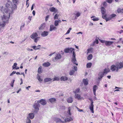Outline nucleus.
I'll return each mask as SVG.
<instances>
[{
    "mask_svg": "<svg viewBox=\"0 0 123 123\" xmlns=\"http://www.w3.org/2000/svg\"><path fill=\"white\" fill-rule=\"evenodd\" d=\"M5 6V7L2 6L1 8V11L4 13H12L14 10H16V8L13 7V5L12 2L9 0L7 1Z\"/></svg>",
    "mask_w": 123,
    "mask_h": 123,
    "instance_id": "1",
    "label": "nucleus"
},
{
    "mask_svg": "<svg viewBox=\"0 0 123 123\" xmlns=\"http://www.w3.org/2000/svg\"><path fill=\"white\" fill-rule=\"evenodd\" d=\"M74 48H67L65 49L64 50V51L66 53H72L73 51V55H72V62L74 64H75L76 65H78V64L76 60V59L75 56L76 55L75 52L74 51Z\"/></svg>",
    "mask_w": 123,
    "mask_h": 123,
    "instance_id": "2",
    "label": "nucleus"
},
{
    "mask_svg": "<svg viewBox=\"0 0 123 123\" xmlns=\"http://www.w3.org/2000/svg\"><path fill=\"white\" fill-rule=\"evenodd\" d=\"M123 68V62H120L116 64V65H113L111 67V70L112 71H114L116 70L117 72H118L119 69H121Z\"/></svg>",
    "mask_w": 123,
    "mask_h": 123,
    "instance_id": "3",
    "label": "nucleus"
},
{
    "mask_svg": "<svg viewBox=\"0 0 123 123\" xmlns=\"http://www.w3.org/2000/svg\"><path fill=\"white\" fill-rule=\"evenodd\" d=\"M6 14H7V15L6 14H4L3 15L2 17V21L3 22V23L2 24H1V26L2 27L4 26L5 25V23H7L8 22V20L9 19V18L10 17V14L11 13H6Z\"/></svg>",
    "mask_w": 123,
    "mask_h": 123,
    "instance_id": "4",
    "label": "nucleus"
},
{
    "mask_svg": "<svg viewBox=\"0 0 123 123\" xmlns=\"http://www.w3.org/2000/svg\"><path fill=\"white\" fill-rule=\"evenodd\" d=\"M40 107V105L38 101L37 103H35L33 105V107L35 109L34 113H37L39 110V107Z\"/></svg>",
    "mask_w": 123,
    "mask_h": 123,
    "instance_id": "5",
    "label": "nucleus"
},
{
    "mask_svg": "<svg viewBox=\"0 0 123 123\" xmlns=\"http://www.w3.org/2000/svg\"><path fill=\"white\" fill-rule=\"evenodd\" d=\"M19 0H12V3L13 4V7L14 8H16L17 9V5H18L19 3Z\"/></svg>",
    "mask_w": 123,
    "mask_h": 123,
    "instance_id": "6",
    "label": "nucleus"
},
{
    "mask_svg": "<svg viewBox=\"0 0 123 123\" xmlns=\"http://www.w3.org/2000/svg\"><path fill=\"white\" fill-rule=\"evenodd\" d=\"M38 102L40 103L41 104L43 105H45L47 104L46 101L45 100L43 99H42L39 101H38Z\"/></svg>",
    "mask_w": 123,
    "mask_h": 123,
    "instance_id": "7",
    "label": "nucleus"
},
{
    "mask_svg": "<svg viewBox=\"0 0 123 123\" xmlns=\"http://www.w3.org/2000/svg\"><path fill=\"white\" fill-rule=\"evenodd\" d=\"M73 68L74 69V70L73 69L72 70L70 71L69 72V74L70 75H72L73 74L75 71L77 70V67L76 66H74V67Z\"/></svg>",
    "mask_w": 123,
    "mask_h": 123,
    "instance_id": "8",
    "label": "nucleus"
},
{
    "mask_svg": "<svg viewBox=\"0 0 123 123\" xmlns=\"http://www.w3.org/2000/svg\"><path fill=\"white\" fill-rule=\"evenodd\" d=\"M91 105L90 106V109L91 111L92 112V113H94V111H93V106L94 105H93V101L92 100H91Z\"/></svg>",
    "mask_w": 123,
    "mask_h": 123,
    "instance_id": "9",
    "label": "nucleus"
},
{
    "mask_svg": "<svg viewBox=\"0 0 123 123\" xmlns=\"http://www.w3.org/2000/svg\"><path fill=\"white\" fill-rule=\"evenodd\" d=\"M38 35L37 33H34L32 34L30 36V37L32 39H34L38 37Z\"/></svg>",
    "mask_w": 123,
    "mask_h": 123,
    "instance_id": "10",
    "label": "nucleus"
},
{
    "mask_svg": "<svg viewBox=\"0 0 123 123\" xmlns=\"http://www.w3.org/2000/svg\"><path fill=\"white\" fill-rule=\"evenodd\" d=\"M55 56V58L56 60H57L59 59H60L62 57L60 54L59 53L56 54Z\"/></svg>",
    "mask_w": 123,
    "mask_h": 123,
    "instance_id": "11",
    "label": "nucleus"
},
{
    "mask_svg": "<svg viewBox=\"0 0 123 123\" xmlns=\"http://www.w3.org/2000/svg\"><path fill=\"white\" fill-rule=\"evenodd\" d=\"M49 34V32L47 31H44L42 32L41 34V35L43 37H45L47 36Z\"/></svg>",
    "mask_w": 123,
    "mask_h": 123,
    "instance_id": "12",
    "label": "nucleus"
},
{
    "mask_svg": "<svg viewBox=\"0 0 123 123\" xmlns=\"http://www.w3.org/2000/svg\"><path fill=\"white\" fill-rule=\"evenodd\" d=\"M49 101L51 103H55L56 101V98H51L49 99Z\"/></svg>",
    "mask_w": 123,
    "mask_h": 123,
    "instance_id": "13",
    "label": "nucleus"
},
{
    "mask_svg": "<svg viewBox=\"0 0 123 123\" xmlns=\"http://www.w3.org/2000/svg\"><path fill=\"white\" fill-rule=\"evenodd\" d=\"M101 11L102 15H104L105 13V10L104 7H102L100 8Z\"/></svg>",
    "mask_w": 123,
    "mask_h": 123,
    "instance_id": "14",
    "label": "nucleus"
},
{
    "mask_svg": "<svg viewBox=\"0 0 123 123\" xmlns=\"http://www.w3.org/2000/svg\"><path fill=\"white\" fill-rule=\"evenodd\" d=\"M104 74L103 72H100L98 74V79L99 80H100L103 77L104 75Z\"/></svg>",
    "mask_w": 123,
    "mask_h": 123,
    "instance_id": "15",
    "label": "nucleus"
},
{
    "mask_svg": "<svg viewBox=\"0 0 123 123\" xmlns=\"http://www.w3.org/2000/svg\"><path fill=\"white\" fill-rule=\"evenodd\" d=\"M70 19L72 20H74L76 19L77 18L76 17V15L74 13L70 17Z\"/></svg>",
    "mask_w": 123,
    "mask_h": 123,
    "instance_id": "16",
    "label": "nucleus"
},
{
    "mask_svg": "<svg viewBox=\"0 0 123 123\" xmlns=\"http://www.w3.org/2000/svg\"><path fill=\"white\" fill-rule=\"evenodd\" d=\"M113 43V42L109 41H106L105 44L106 46H110Z\"/></svg>",
    "mask_w": 123,
    "mask_h": 123,
    "instance_id": "17",
    "label": "nucleus"
},
{
    "mask_svg": "<svg viewBox=\"0 0 123 123\" xmlns=\"http://www.w3.org/2000/svg\"><path fill=\"white\" fill-rule=\"evenodd\" d=\"M50 29L49 31H51L53 30H55L57 29V28L55 26H54L53 25H51L50 26Z\"/></svg>",
    "mask_w": 123,
    "mask_h": 123,
    "instance_id": "18",
    "label": "nucleus"
},
{
    "mask_svg": "<svg viewBox=\"0 0 123 123\" xmlns=\"http://www.w3.org/2000/svg\"><path fill=\"white\" fill-rule=\"evenodd\" d=\"M106 16L107 14H106L105 15H102V17L103 19L105 20L106 22H107L109 21V17L108 18H107Z\"/></svg>",
    "mask_w": 123,
    "mask_h": 123,
    "instance_id": "19",
    "label": "nucleus"
},
{
    "mask_svg": "<svg viewBox=\"0 0 123 123\" xmlns=\"http://www.w3.org/2000/svg\"><path fill=\"white\" fill-rule=\"evenodd\" d=\"M117 16V15L114 14H112L110 15L109 17V21H110L112 18L115 17Z\"/></svg>",
    "mask_w": 123,
    "mask_h": 123,
    "instance_id": "20",
    "label": "nucleus"
},
{
    "mask_svg": "<svg viewBox=\"0 0 123 123\" xmlns=\"http://www.w3.org/2000/svg\"><path fill=\"white\" fill-rule=\"evenodd\" d=\"M88 80L87 79H84L83 81V82L85 85H87L88 84Z\"/></svg>",
    "mask_w": 123,
    "mask_h": 123,
    "instance_id": "21",
    "label": "nucleus"
},
{
    "mask_svg": "<svg viewBox=\"0 0 123 123\" xmlns=\"http://www.w3.org/2000/svg\"><path fill=\"white\" fill-rule=\"evenodd\" d=\"M50 65V63L48 62L44 63L43 64V65L45 67H48Z\"/></svg>",
    "mask_w": 123,
    "mask_h": 123,
    "instance_id": "22",
    "label": "nucleus"
},
{
    "mask_svg": "<svg viewBox=\"0 0 123 123\" xmlns=\"http://www.w3.org/2000/svg\"><path fill=\"white\" fill-rule=\"evenodd\" d=\"M56 121V123H66L65 122L62 121L59 118H57Z\"/></svg>",
    "mask_w": 123,
    "mask_h": 123,
    "instance_id": "23",
    "label": "nucleus"
},
{
    "mask_svg": "<svg viewBox=\"0 0 123 123\" xmlns=\"http://www.w3.org/2000/svg\"><path fill=\"white\" fill-rule=\"evenodd\" d=\"M67 101L68 103H71L73 101V98L71 97H69L67 99Z\"/></svg>",
    "mask_w": 123,
    "mask_h": 123,
    "instance_id": "24",
    "label": "nucleus"
},
{
    "mask_svg": "<svg viewBox=\"0 0 123 123\" xmlns=\"http://www.w3.org/2000/svg\"><path fill=\"white\" fill-rule=\"evenodd\" d=\"M74 14L76 15V17H78L80 16L81 14V13L77 11H75L74 13Z\"/></svg>",
    "mask_w": 123,
    "mask_h": 123,
    "instance_id": "25",
    "label": "nucleus"
},
{
    "mask_svg": "<svg viewBox=\"0 0 123 123\" xmlns=\"http://www.w3.org/2000/svg\"><path fill=\"white\" fill-rule=\"evenodd\" d=\"M52 80V79L51 78H47L44 79V82H46L50 81Z\"/></svg>",
    "mask_w": 123,
    "mask_h": 123,
    "instance_id": "26",
    "label": "nucleus"
},
{
    "mask_svg": "<svg viewBox=\"0 0 123 123\" xmlns=\"http://www.w3.org/2000/svg\"><path fill=\"white\" fill-rule=\"evenodd\" d=\"M34 117V115L33 113H31L29 114V117L31 119H33Z\"/></svg>",
    "mask_w": 123,
    "mask_h": 123,
    "instance_id": "27",
    "label": "nucleus"
},
{
    "mask_svg": "<svg viewBox=\"0 0 123 123\" xmlns=\"http://www.w3.org/2000/svg\"><path fill=\"white\" fill-rule=\"evenodd\" d=\"M45 24L43 23L41 24L40 27L39 28V29L40 30H43L44 29L45 27Z\"/></svg>",
    "mask_w": 123,
    "mask_h": 123,
    "instance_id": "28",
    "label": "nucleus"
},
{
    "mask_svg": "<svg viewBox=\"0 0 123 123\" xmlns=\"http://www.w3.org/2000/svg\"><path fill=\"white\" fill-rule=\"evenodd\" d=\"M73 120V119L71 117L67 118L65 120L66 122H68Z\"/></svg>",
    "mask_w": 123,
    "mask_h": 123,
    "instance_id": "29",
    "label": "nucleus"
},
{
    "mask_svg": "<svg viewBox=\"0 0 123 123\" xmlns=\"http://www.w3.org/2000/svg\"><path fill=\"white\" fill-rule=\"evenodd\" d=\"M68 79V78L65 76H63L61 78V80H62L65 81V80H67Z\"/></svg>",
    "mask_w": 123,
    "mask_h": 123,
    "instance_id": "30",
    "label": "nucleus"
},
{
    "mask_svg": "<svg viewBox=\"0 0 123 123\" xmlns=\"http://www.w3.org/2000/svg\"><path fill=\"white\" fill-rule=\"evenodd\" d=\"M91 18L94 21H97L99 20L98 18H96L94 16L92 17Z\"/></svg>",
    "mask_w": 123,
    "mask_h": 123,
    "instance_id": "31",
    "label": "nucleus"
},
{
    "mask_svg": "<svg viewBox=\"0 0 123 123\" xmlns=\"http://www.w3.org/2000/svg\"><path fill=\"white\" fill-rule=\"evenodd\" d=\"M75 98H76L78 99H80L81 98V96L79 94H75Z\"/></svg>",
    "mask_w": 123,
    "mask_h": 123,
    "instance_id": "32",
    "label": "nucleus"
},
{
    "mask_svg": "<svg viewBox=\"0 0 123 123\" xmlns=\"http://www.w3.org/2000/svg\"><path fill=\"white\" fill-rule=\"evenodd\" d=\"M50 11L51 12H54L55 10V8L53 7H50L49 8Z\"/></svg>",
    "mask_w": 123,
    "mask_h": 123,
    "instance_id": "33",
    "label": "nucleus"
},
{
    "mask_svg": "<svg viewBox=\"0 0 123 123\" xmlns=\"http://www.w3.org/2000/svg\"><path fill=\"white\" fill-rule=\"evenodd\" d=\"M93 49L92 48H91L88 49L87 50V53H92L93 51Z\"/></svg>",
    "mask_w": 123,
    "mask_h": 123,
    "instance_id": "34",
    "label": "nucleus"
},
{
    "mask_svg": "<svg viewBox=\"0 0 123 123\" xmlns=\"http://www.w3.org/2000/svg\"><path fill=\"white\" fill-rule=\"evenodd\" d=\"M40 37H36V38H34L33 40L35 42L37 43L39 39H40Z\"/></svg>",
    "mask_w": 123,
    "mask_h": 123,
    "instance_id": "35",
    "label": "nucleus"
},
{
    "mask_svg": "<svg viewBox=\"0 0 123 123\" xmlns=\"http://www.w3.org/2000/svg\"><path fill=\"white\" fill-rule=\"evenodd\" d=\"M92 63L91 62L88 63L86 65V67L87 68H90L92 66Z\"/></svg>",
    "mask_w": 123,
    "mask_h": 123,
    "instance_id": "36",
    "label": "nucleus"
},
{
    "mask_svg": "<svg viewBox=\"0 0 123 123\" xmlns=\"http://www.w3.org/2000/svg\"><path fill=\"white\" fill-rule=\"evenodd\" d=\"M110 71L109 69H104L103 73L104 74H107Z\"/></svg>",
    "mask_w": 123,
    "mask_h": 123,
    "instance_id": "37",
    "label": "nucleus"
},
{
    "mask_svg": "<svg viewBox=\"0 0 123 123\" xmlns=\"http://www.w3.org/2000/svg\"><path fill=\"white\" fill-rule=\"evenodd\" d=\"M92 57V54H91L88 56L87 57V59L88 60H90L91 59Z\"/></svg>",
    "mask_w": 123,
    "mask_h": 123,
    "instance_id": "38",
    "label": "nucleus"
},
{
    "mask_svg": "<svg viewBox=\"0 0 123 123\" xmlns=\"http://www.w3.org/2000/svg\"><path fill=\"white\" fill-rule=\"evenodd\" d=\"M37 79L40 82L42 81H43V80L41 79L40 78V75H39L38 74L37 75Z\"/></svg>",
    "mask_w": 123,
    "mask_h": 123,
    "instance_id": "39",
    "label": "nucleus"
},
{
    "mask_svg": "<svg viewBox=\"0 0 123 123\" xmlns=\"http://www.w3.org/2000/svg\"><path fill=\"white\" fill-rule=\"evenodd\" d=\"M42 67H40L38 68V72L39 73H41L42 72V71L41 70Z\"/></svg>",
    "mask_w": 123,
    "mask_h": 123,
    "instance_id": "40",
    "label": "nucleus"
},
{
    "mask_svg": "<svg viewBox=\"0 0 123 123\" xmlns=\"http://www.w3.org/2000/svg\"><path fill=\"white\" fill-rule=\"evenodd\" d=\"M98 89V87L96 85H94L93 88V91H96V90Z\"/></svg>",
    "mask_w": 123,
    "mask_h": 123,
    "instance_id": "41",
    "label": "nucleus"
},
{
    "mask_svg": "<svg viewBox=\"0 0 123 123\" xmlns=\"http://www.w3.org/2000/svg\"><path fill=\"white\" fill-rule=\"evenodd\" d=\"M59 21L58 20H55V21L54 24L55 26H57L58 25Z\"/></svg>",
    "mask_w": 123,
    "mask_h": 123,
    "instance_id": "42",
    "label": "nucleus"
},
{
    "mask_svg": "<svg viewBox=\"0 0 123 123\" xmlns=\"http://www.w3.org/2000/svg\"><path fill=\"white\" fill-rule=\"evenodd\" d=\"M71 108L70 107H69L68 108V114L70 116L71 115V114L70 113Z\"/></svg>",
    "mask_w": 123,
    "mask_h": 123,
    "instance_id": "43",
    "label": "nucleus"
},
{
    "mask_svg": "<svg viewBox=\"0 0 123 123\" xmlns=\"http://www.w3.org/2000/svg\"><path fill=\"white\" fill-rule=\"evenodd\" d=\"M17 64L16 63H14L13 65L12 66V69H13L15 68L16 67Z\"/></svg>",
    "mask_w": 123,
    "mask_h": 123,
    "instance_id": "44",
    "label": "nucleus"
},
{
    "mask_svg": "<svg viewBox=\"0 0 123 123\" xmlns=\"http://www.w3.org/2000/svg\"><path fill=\"white\" fill-rule=\"evenodd\" d=\"M80 89L79 88H77L75 91L74 93L75 94H76L79 92H80Z\"/></svg>",
    "mask_w": 123,
    "mask_h": 123,
    "instance_id": "45",
    "label": "nucleus"
},
{
    "mask_svg": "<svg viewBox=\"0 0 123 123\" xmlns=\"http://www.w3.org/2000/svg\"><path fill=\"white\" fill-rule=\"evenodd\" d=\"M59 16V15H58L57 14H56L54 18V19H58V17Z\"/></svg>",
    "mask_w": 123,
    "mask_h": 123,
    "instance_id": "46",
    "label": "nucleus"
},
{
    "mask_svg": "<svg viewBox=\"0 0 123 123\" xmlns=\"http://www.w3.org/2000/svg\"><path fill=\"white\" fill-rule=\"evenodd\" d=\"M36 46H32L31 47L33 49H34L35 50H36L37 49H38L39 48H36Z\"/></svg>",
    "mask_w": 123,
    "mask_h": 123,
    "instance_id": "47",
    "label": "nucleus"
},
{
    "mask_svg": "<svg viewBox=\"0 0 123 123\" xmlns=\"http://www.w3.org/2000/svg\"><path fill=\"white\" fill-rule=\"evenodd\" d=\"M59 80V78L58 77H55L53 79V81H58Z\"/></svg>",
    "mask_w": 123,
    "mask_h": 123,
    "instance_id": "48",
    "label": "nucleus"
},
{
    "mask_svg": "<svg viewBox=\"0 0 123 123\" xmlns=\"http://www.w3.org/2000/svg\"><path fill=\"white\" fill-rule=\"evenodd\" d=\"M72 28H69V29L67 31V32L65 34V35L67 34H68L70 32V31L71 30Z\"/></svg>",
    "mask_w": 123,
    "mask_h": 123,
    "instance_id": "49",
    "label": "nucleus"
},
{
    "mask_svg": "<svg viewBox=\"0 0 123 123\" xmlns=\"http://www.w3.org/2000/svg\"><path fill=\"white\" fill-rule=\"evenodd\" d=\"M122 9H121L120 8H119L117 9V11L118 13L122 12Z\"/></svg>",
    "mask_w": 123,
    "mask_h": 123,
    "instance_id": "50",
    "label": "nucleus"
},
{
    "mask_svg": "<svg viewBox=\"0 0 123 123\" xmlns=\"http://www.w3.org/2000/svg\"><path fill=\"white\" fill-rule=\"evenodd\" d=\"M14 81L15 80H13L11 82L10 85L12 87L13 86V84H14Z\"/></svg>",
    "mask_w": 123,
    "mask_h": 123,
    "instance_id": "51",
    "label": "nucleus"
},
{
    "mask_svg": "<svg viewBox=\"0 0 123 123\" xmlns=\"http://www.w3.org/2000/svg\"><path fill=\"white\" fill-rule=\"evenodd\" d=\"M103 6L104 7H105L107 5V3L105 2H104L103 3Z\"/></svg>",
    "mask_w": 123,
    "mask_h": 123,
    "instance_id": "52",
    "label": "nucleus"
},
{
    "mask_svg": "<svg viewBox=\"0 0 123 123\" xmlns=\"http://www.w3.org/2000/svg\"><path fill=\"white\" fill-rule=\"evenodd\" d=\"M99 40L102 43H105L106 41L101 39H99Z\"/></svg>",
    "mask_w": 123,
    "mask_h": 123,
    "instance_id": "53",
    "label": "nucleus"
},
{
    "mask_svg": "<svg viewBox=\"0 0 123 123\" xmlns=\"http://www.w3.org/2000/svg\"><path fill=\"white\" fill-rule=\"evenodd\" d=\"M27 123H31V120L27 117Z\"/></svg>",
    "mask_w": 123,
    "mask_h": 123,
    "instance_id": "54",
    "label": "nucleus"
},
{
    "mask_svg": "<svg viewBox=\"0 0 123 123\" xmlns=\"http://www.w3.org/2000/svg\"><path fill=\"white\" fill-rule=\"evenodd\" d=\"M49 15H48L46 17H45V21H47L48 20V18L49 17Z\"/></svg>",
    "mask_w": 123,
    "mask_h": 123,
    "instance_id": "55",
    "label": "nucleus"
},
{
    "mask_svg": "<svg viewBox=\"0 0 123 123\" xmlns=\"http://www.w3.org/2000/svg\"><path fill=\"white\" fill-rule=\"evenodd\" d=\"M112 0H106V1L108 3H111L112 2Z\"/></svg>",
    "mask_w": 123,
    "mask_h": 123,
    "instance_id": "56",
    "label": "nucleus"
},
{
    "mask_svg": "<svg viewBox=\"0 0 123 123\" xmlns=\"http://www.w3.org/2000/svg\"><path fill=\"white\" fill-rule=\"evenodd\" d=\"M76 108L77 109V110L78 111H79V112H81L83 111V110L82 109H80L78 107H76Z\"/></svg>",
    "mask_w": 123,
    "mask_h": 123,
    "instance_id": "57",
    "label": "nucleus"
},
{
    "mask_svg": "<svg viewBox=\"0 0 123 123\" xmlns=\"http://www.w3.org/2000/svg\"><path fill=\"white\" fill-rule=\"evenodd\" d=\"M16 73V72L15 71H13L10 74V76H12L13 75V74H15Z\"/></svg>",
    "mask_w": 123,
    "mask_h": 123,
    "instance_id": "58",
    "label": "nucleus"
},
{
    "mask_svg": "<svg viewBox=\"0 0 123 123\" xmlns=\"http://www.w3.org/2000/svg\"><path fill=\"white\" fill-rule=\"evenodd\" d=\"M27 50H28V51H33V50L32 49H30L29 48H27Z\"/></svg>",
    "mask_w": 123,
    "mask_h": 123,
    "instance_id": "59",
    "label": "nucleus"
},
{
    "mask_svg": "<svg viewBox=\"0 0 123 123\" xmlns=\"http://www.w3.org/2000/svg\"><path fill=\"white\" fill-rule=\"evenodd\" d=\"M20 81H21V82L20 83V85H21L22 84H23V80L22 78H21L20 79Z\"/></svg>",
    "mask_w": 123,
    "mask_h": 123,
    "instance_id": "60",
    "label": "nucleus"
},
{
    "mask_svg": "<svg viewBox=\"0 0 123 123\" xmlns=\"http://www.w3.org/2000/svg\"><path fill=\"white\" fill-rule=\"evenodd\" d=\"M32 14H33L34 16L35 14V11L34 10L32 12Z\"/></svg>",
    "mask_w": 123,
    "mask_h": 123,
    "instance_id": "61",
    "label": "nucleus"
},
{
    "mask_svg": "<svg viewBox=\"0 0 123 123\" xmlns=\"http://www.w3.org/2000/svg\"><path fill=\"white\" fill-rule=\"evenodd\" d=\"M31 18L32 17L29 16L28 17V19L30 21H31Z\"/></svg>",
    "mask_w": 123,
    "mask_h": 123,
    "instance_id": "62",
    "label": "nucleus"
},
{
    "mask_svg": "<svg viewBox=\"0 0 123 123\" xmlns=\"http://www.w3.org/2000/svg\"><path fill=\"white\" fill-rule=\"evenodd\" d=\"M54 12L55 13H58V10L57 9H55V11H54Z\"/></svg>",
    "mask_w": 123,
    "mask_h": 123,
    "instance_id": "63",
    "label": "nucleus"
},
{
    "mask_svg": "<svg viewBox=\"0 0 123 123\" xmlns=\"http://www.w3.org/2000/svg\"><path fill=\"white\" fill-rule=\"evenodd\" d=\"M95 43H96V44H98V40H96V41L95 42Z\"/></svg>",
    "mask_w": 123,
    "mask_h": 123,
    "instance_id": "64",
    "label": "nucleus"
}]
</instances>
